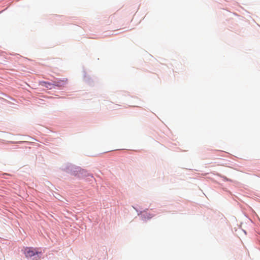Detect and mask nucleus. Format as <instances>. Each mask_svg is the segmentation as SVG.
<instances>
[{
    "mask_svg": "<svg viewBox=\"0 0 260 260\" xmlns=\"http://www.w3.org/2000/svg\"><path fill=\"white\" fill-rule=\"evenodd\" d=\"M41 252H39L36 249L31 247H26L24 250V254L26 257H31L34 256V259L37 260L39 258V254Z\"/></svg>",
    "mask_w": 260,
    "mask_h": 260,
    "instance_id": "obj_1",
    "label": "nucleus"
},
{
    "mask_svg": "<svg viewBox=\"0 0 260 260\" xmlns=\"http://www.w3.org/2000/svg\"><path fill=\"white\" fill-rule=\"evenodd\" d=\"M68 82V79L67 78H63L62 80H59L57 81L53 82V83L52 84L53 85H55L58 87H61L63 86L65 84H67ZM43 83L45 84H48V85H51V84L49 83H46L45 82H43Z\"/></svg>",
    "mask_w": 260,
    "mask_h": 260,
    "instance_id": "obj_2",
    "label": "nucleus"
},
{
    "mask_svg": "<svg viewBox=\"0 0 260 260\" xmlns=\"http://www.w3.org/2000/svg\"><path fill=\"white\" fill-rule=\"evenodd\" d=\"M143 216H144V217L145 218H148V219H150L151 218H152V217L154 216V215L153 214H149L147 216H145V214H143Z\"/></svg>",
    "mask_w": 260,
    "mask_h": 260,
    "instance_id": "obj_3",
    "label": "nucleus"
}]
</instances>
